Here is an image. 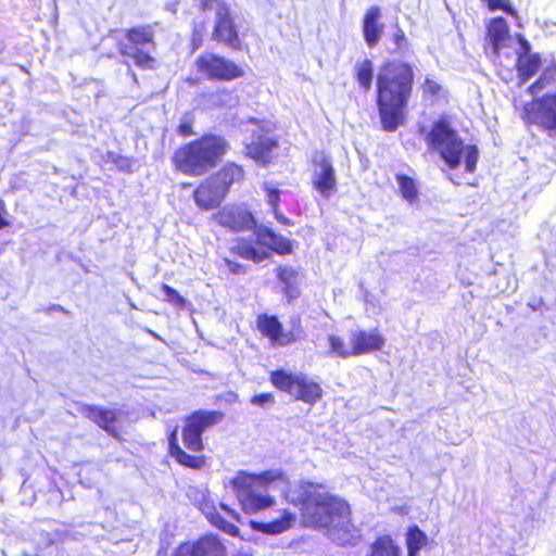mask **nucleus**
<instances>
[{"mask_svg": "<svg viewBox=\"0 0 556 556\" xmlns=\"http://www.w3.org/2000/svg\"><path fill=\"white\" fill-rule=\"evenodd\" d=\"M201 496V501L199 502V508L206 516V518L214 523L215 521H219L218 517L220 514L217 511L213 502L206 498V494L203 491L198 492Z\"/></svg>", "mask_w": 556, "mask_h": 556, "instance_id": "obj_33", "label": "nucleus"}, {"mask_svg": "<svg viewBox=\"0 0 556 556\" xmlns=\"http://www.w3.org/2000/svg\"><path fill=\"white\" fill-rule=\"evenodd\" d=\"M270 381L277 389L311 405L319 401L323 395L320 386L303 374H289L285 370H276L271 372Z\"/></svg>", "mask_w": 556, "mask_h": 556, "instance_id": "obj_6", "label": "nucleus"}, {"mask_svg": "<svg viewBox=\"0 0 556 556\" xmlns=\"http://www.w3.org/2000/svg\"><path fill=\"white\" fill-rule=\"evenodd\" d=\"M349 340L350 345L353 348L354 356L378 351L384 344V339L377 329L370 331L353 329L349 333Z\"/></svg>", "mask_w": 556, "mask_h": 556, "instance_id": "obj_14", "label": "nucleus"}, {"mask_svg": "<svg viewBox=\"0 0 556 556\" xmlns=\"http://www.w3.org/2000/svg\"><path fill=\"white\" fill-rule=\"evenodd\" d=\"M213 38L233 49H239L241 46L229 8L225 3H218Z\"/></svg>", "mask_w": 556, "mask_h": 556, "instance_id": "obj_11", "label": "nucleus"}, {"mask_svg": "<svg viewBox=\"0 0 556 556\" xmlns=\"http://www.w3.org/2000/svg\"><path fill=\"white\" fill-rule=\"evenodd\" d=\"M210 100L214 105L217 106H231L235 103V98L232 94L226 90H223L220 92L212 93L210 96Z\"/></svg>", "mask_w": 556, "mask_h": 556, "instance_id": "obj_36", "label": "nucleus"}, {"mask_svg": "<svg viewBox=\"0 0 556 556\" xmlns=\"http://www.w3.org/2000/svg\"><path fill=\"white\" fill-rule=\"evenodd\" d=\"M328 342L332 354L342 358L354 356L353 348L350 345V342L348 344L344 343L340 337L331 334L328 337Z\"/></svg>", "mask_w": 556, "mask_h": 556, "instance_id": "obj_32", "label": "nucleus"}, {"mask_svg": "<svg viewBox=\"0 0 556 556\" xmlns=\"http://www.w3.org/2000/svg\"><path fill=\"white\" fill-rule=\"evenodd\" d=\"M553 75H554V71L546 70L539 77V79L529 87V91L534 94V93L539 92L540 90H542L553 78Z\"/></svg>", "mask_w": 556, "mask_h": 556, "instance_id": "obj_38", "label": "nucleus"}, {"mask_svg": "<svg viewBox=\"0 0 556 556\" xmlns=\"http://www.w3.org/2000/svg\"><path fill=\"white\" fill-rule=\"evenodd\" d=\"M274 212V215H275V218L277 219L278 223L282 224V225H290L291 224V220L289 218H287L280 211L279 208H276L273 211Z\"/></svg>", "mask_w": 556, "mask_h": 556, "instance_id": "obj_45", "label": "nucleus"}, {"mask_svg": "<svg viewBox=\"0 0 556 556\" xmlns=\"http://www.w3.org/2000/svg\"><path fill=\"white\" fill-rule=\"evenodd\" d=\"M236 556H251L249 552H239Z\"/></svg>", "mask_w": 556, "mask_h": 556, "instance_id": "obj_50", "label": "nucleus"}, {"mask_svg": "<svg viewBox=\"0 0 556 556\" xmlns=\"http://www.w3.org/2000/svg\"><path fill=\"white\" fill-rule=\"evenodd\" d=\"M393 41L395 43L394 52L406 55L410 51L409 42L402 29L397 28V30L394 33Z\"/></svg>", "mask_w": 556, "mask_h": 556, "instance_id": "obj_35", "label": "nucleus"}, {"mask_svg": "<svg viewBox=\"0 0 556 556\" xmlns=\"http://www.w3.org/2000/svg\"><path fill=\"white\" fill-rule=\"evenodd\" d=\"M218 519L219 521L213 523L215 527L230 535H237L239 533V529L233 523L226 521L222 516H219Z\"/></svg>", "mask_w": 556, "mask_h": 556, "instance_id": "obj_41", "label": "nucleus"}, {"mask_svg": "<svg viewBox=\"0 0 556 556\" xmlns=\"http://www.w3.org/2000/svg\"><path fill=\"white\" fill-rule=\"evenodd\" d=\"M250 123L253 128L247 129V131L252 134V138L245 142V154L258 163L266 164L277 142L268 136V124H261L254 121Z\"/></svg>", "mask_w": 556, "mask_h": 556, "instance_id": "obj_9", "label": "nucleus"}, {"mask_svg": "<svg viewBox=\"0 0 556 556\" xmlns=\"http://www.w3.org/2000/svg\"><path fill=\"white\" fill-rule=\"evenodd\" d=\"M193 422V420H186V425L182 429V439L188 450L199 452L203 448L202 434L195 429Z\"/></svg>", "mask_w": 556, "mask_h": 556, "instance_id": "obj_29", "label": "nucleus"}, {"mask_svg": "<svg viewBox=\"0 0 556 556\" xmlns=\"http://www.w3.org/2000/svg\"><path fill=\"white\" fill-rule=\"evenodd\" d=\"M154 30L150 25L134 27L126 34L128 43L121 42L118 45L119 53L141 68H151L154 62L153 58L142 47L153 43Z\"/></svg>", "mask_w": 556, "mask_h": 556, "instance_id": "obj_7", "label": "nucleus"}, {"mask_svg": "<svg viewBox=\"0 0 556 556\" xmlns=\"http://www.w3.org/2000/svg\"><path fill=\"white\" fill-rule=\"evenodd\" d=\"M226 192L218 185V179L212 176L203 181L193 193L194 201L200 208L212 210L224 200Z\"/></svg>", "mask_w": 556, "mask_h": 556, "instance_id": "obj_15", "label": "nucleus"}, {"mask_svg": "<svg viewBox=\"0 0 556 556\" xmlns=\"http://www.w3.org/2000/svg\"><path fill=\"white\" fill-rule=\"evenodd\" d=\"M169 451L177 462L186 467L198 469L204 464L201 457L192 456L181 450V447L175 442V434L170 438Z\"/></svg>", "mask_w": 556, "mask_h": 556, "instance_id": "obj_27", "label": "nucleus"}, {"mask_svg": "<svg viewBox=\"0 0 556 556\" xmlns=\"http://www.w3.org/2000/svg\"><path fill=\"white\" fill-rule=\"evenodd\" d=\"M229 148L220 136L205 135L175 152L177 167L188 175H202L224 156Z\"/></svg>", "mask_w": 556, "mask_h": 556, "instance_id": "obj_5", "label": "nucleus"}, {"mask_svg": "<svg viewBox=\"0 0 556 556\" xmlns=\"http://www.w3.org/2000/svg\"><path fill=\"white\" fill-rule=\"evenodd\" d=\"M178 130H179V134L182 135V136H190V135H192V127L188 123H181L179 125Z\"/></svg>", "mask_w": 556, "mask_h": 556, "instance_id": "obj_46", "label": "nucleus"}, {"mask_svg": "<svg viewBox=\"0 0 556 556\" xmlns=\"http://www.w3.org/2000/svg\"><path fill=\"white\" fill-rule=\"evenodd\" d=\"M265 191L267 197V203L274 210L279 208L280 192L278 189L265 185Z\"/></svg>", "mask_w": 556, "mask_h": 556, "instance_id": "obj_40", "label": "nucleus"}, {"mask_svg": "<svg viewBox=\"0 0 556 556\" xmlns=\"http://www.w3.org/2000/svg\"><path fill=\"white\" fill-rule=\"evenodd\" d=\"M316 166L313 172V185L315 189L325 198H328L336 187V175L332 164L326 157H321L320 162L315 161Z\"/></svg>", "mask_w": 556, "mask_h": 556, "instance_id": "obj_17", "label": "nucleus"}, {"mask_svg": "<svg viewBox=\"0 0 556 556\" xmlns=\"http://www.w3.org/2000/svg\"><path fill=\"white\" fill-rule=\"evenodd\" d=\"M294 519L290 514H285L281 518L273 520L270 522H262L251 520L250 525L253 530L261 531L268 534H279L288 530Z\"/></svg>", "mask_w": 556, "mask_h": 556, "instance_id": "obj_25", "label": "nucleus"}, {"mask_svg": "<svg viewBox=\"0 0 556 556\" xmlns=\"http://www.w3.org/2000/svg\"><path fill=\"white\" fill-rule=\"evenodd\" d=\"M214 218L220 226L235 232L251 230L256 225L253 215L241 206H225Z\"/></svg>", "mask_w": 556, "mask_h": 556, "instance_id": "obj_10", "label": "nucleus"}, {"mask_svg": "<svg viewBox=\"0 0 556 556\" xmlns=\"http://www.w3.org/2000/svg\"><path fill=\"white\" fill-rule=\"evenodd\" d=\"M488 37L494 53H498L502 45L508 38V26L503 17H496L490 22Z\"/></svg>", "mask_w": 556, "mask_h": 556, "instance_id": "obj_23", "label": "nucleus"}, {"mask_svg": "<svg viewBox=\"0 0 556 556\" xmlns=\"http://www.w3.org/2000/svg\"><path fill=\"white\" fill-rule=\"evenodd\" d=\"M531 111L534 112L526 108L531 122L556 132V94H546L542 100L534 102Z\"/></svg>", "mask_w": 556, "mask_h": 556, "instance_id": "obj_13", "label": "nucleus"}, {"mask_svg": "<svg viewBox=\"0 0 556 556\" xmlns=\"http://www.w3.org/2000/svg\"><path fill=\"white\" fill-rule=\"evenodd\" d=\"M198 73L208 80L229 81L243 76V70L231 60L214 53H203L197 61Z\"/></svg>", "mask_w": 556, "mask_h": 556, "instance_id": "obj_8", "label": "nucleus"}, {"mask_svg": "<svg viewBox=\"0 0 556 556\" xmlns=\"http://www.w3.org/2000/svg\"><path fill=\"white\" fill-rule=\"evenodd\" d=\"M422 88H424V92L425 93H428V94H431V96L438 94V92L441 89L440 85L437 81H434L433 79H431V78H426Z\"/></svg>", "mask_w": 556, "mask_h": 556, "instance_id": "obj_43", "label": "nucleus"}, {"mask_svg": "<svg viewBox=\"0 0 556 556\" xmlns=\"http://www.w3.org/2000/svg\"><path fill=\"white\" fill-rule=\"evenodd\" d=\"M257 327L260 331L268 337L273 343L278 345H287L292 342L291 333L282 332V325L276 316L261 315L257 318Z\"/></svg>", "mask_w": 556, "mask_h": 556, "instance_id": "obj_19", "label": "nucleus"}, {"mask_svg": "<svg viewBox=\"0 0 556 556\" xmlns=\"http://www.w3.org/2000/svg\"><path fill=\"white\" fill-rule=\"evenodd\" d=\"M519 49L517 51V70L522 80L534 76L541 66V58L538 53H531L529 41L521 35L517 36Z\"/></svg>", "mask_w": 556, "mask_h": 556, "instance_id": "obj_16", "label": "nucleus"}, {"mask_svg": "<svg viewBox=\"0 0 556 556\" xmlns=\"http://www.w3.org/2000/svg\"><path fill=\"white\" fill-rule=\"evenodd\" d=\"M212 177L214 179H218V185L223 187V190L227 193L229 187L233 182L242 179L243 170L240 166L236 164H227L217 175H214Z\"/></svg>", "mask_w": 556, "mask_h": 556, "instance_id": "obj_26", "label": "nucleus"}, {"mask_svg": "<svg viewBox=\"0 0 556 556\" xmlns=\"http://www.w3.org/2000/svg\"><path fill=\"white\" fill-rule=\"evenodd\" d=\"M83 414L104 429L109 434L118 437L116 422H118L122 415L119 410L87 405L83 408Z\"/></svg>", "mask_w": 556, "mask_h": 556, "instance_id": "obj_18", "label": "nucleus"}, {"mask_svg": "<svg viewBox=\"0 0 556 556\" xmlns=\"http://www.w3.org/2000/svg\"><path fill=\"white\" fill-rule=\"evenodd\" d=\"M220 508H222L223 510H225V511H226L229 516H231L233 519H237V520L239 519L238 514H237L235 510L230 509L228 505L220 503Z\"/></svg>", "mask_w": 556, "mask_h": 556, "instance_id": "obj_48", "label": "nucleus"}, {"mask_svg": "<svg viewBox=\"0 0 556 556\" xmlns=\"http://www.w3.org/2000/svg\"><path fill=\"white\" fill-rule=\"evenodd\" d=\"M274 402H275L274 396L270 393L257 394V395H254L251 399V403L252 404L257 405V406H262V407H265L267 405H271V404H274Z\"/></svg>", "mask_w": 556, "mask_h": 556, "instance_id": "obj_42", "label": "nucleus"}, {"mask_svg": "<svg viewBox=\"0 0 556 556\" xmlns=\"http://www.w3.org/2000/svg\"><path fill=\"white\" fill-rule=\"evenodd\" d=\"M426 541V534L418 527L410 528L406 534L407 555L416 556Z\"/></svg>", "mask_w": 556, "mask_h": 556, "instance_id": "obj_31", "label": "nucleus"}, {"mask_svg": "<svg viewBox=\"0 0 556 556\" xmlns=\"http://www.w3.org/2000/svg\"><path fill=\"white\" fill-rule=\"evenodd\" d=\"M174 556H226V547L215 535H205L192 544H182Z\"/></svg>", "mask_w": 556, "mask_h": 556, "instance_id": "obj_12", "label": "nucleus"}, {"mask_svg": "<svg viewBox=\"0 0 556 556\" xmlns=\"http://www.w3.org/2000/svg\"><path fill=\"white\" fill-rule=\"evenodd\" d=\"M429 150L439 153L445 164L454 169L465 160V168L473 173L479 152L476 146L465 144L458 132L444 121L435 122L426 137Z\"/></svg>", "mask_w": 556, "mask_h": 556, "instance_id": "obj_4", "label": "nucleus"}, {"mask_svg": "<svg viewBox=\"0 0 556 556\" xmlns=\"http://www.w3.org/2000/svg\"><path fill=\"white\" fill-rule=\"evenodd\" d=\"M380 9L371 7L363 18V35L368 47L374 48L380 41L383 34V24L379 22Z\"/></svg>", "mask_w": 556, "mask_h": 556, "instance_id": "obj_20", "label": "nucleus"}, {"mask_svg": "<svg viewBox=\"0 0 556 556\" xmlns=\"http://www.w3.org/2000/svg\"><path fill=\"white\" fill-rule=\"evenodd\" d=\"M277 277L285 285L283 292L289 301L296 299L300 294L296 287L299 273L291 266H279Z\"/></svg>", "mask_w": 556, "mask_h": 556, "instance_id": "obj_22", "label": "nucleus"}, {"mask_svg": "<svg viewBox=\"0 0 556 556\" xmlns=\"http://www.w3.org/2000/svg\"><path fill=\"white\" fill-rule=\"evenodd\" d=\"M226 266L228 267V269L232 273V274H241V273H244V267L243 265L239 264V263H236V262H232L230 261L229 258H225L224 260Z\"/></svg>", "mask_w": 556, "mask_h": 556, "instance_id": "obj_44", "label": "nucleus"}, {"mask_svg": "<svg viewBox=\"0 0 556 556\" xmlns=\"http://www.w3.org/2000/svg\"><path fill=\"white\" fill-rule=\"evenodd\" d=\"M257 242L278 254H287L292 250V243L287 238L275 233L267 227H260L255 231Z\"/></svg>", "mask_w": 556, "mask_h": 556, "instance_id": "obj_21", "label": "nucleus"}, {"mask_svg": "<svg viewBox=\"0 0 556 556\" xmlns=\"http://www.w3.org/2000/svg\"><path fill=\"white\" fill-rule=\"evenodd\" d=\"M270 484L286 491L289 481L280 469L266 470L260 475L240 471L230 480V486L245 513H257L274 504V498L268 495Z\"/></svg>", "mask_w": 556, "mask_h": 556, "instance_id": "obj_3", "label": "nucleus"}, {"mask_svg": "<svg viewBox=\"0 0 556 556\" xmlns=\"http://www.w3.org/2000/svg\"><path fill=\"white\" fill-rule=\"evenodd\" d=\"M485 2L490 10H503L507 14L511 16H517V12L515 9L510 5L509 0H482Z\"/></svg>", "mask_w": 556, "mask_h": 556, "instance_id": "obj_37", "label": "nucleus"}, {"mask_svg": "<svg viewBox=\"0 0 556 556\" xmlns=\"http://www.w3.org/2000/svg\"><path fill=\"white\" fill-rule=\"evenodd\" d=\"M231 251L238 256L255 263H260L267 257V253L256 250L251 243L242 240L238 241L237 244L231 248Z\"/></svg>", "mask_w": 556, "mask_h": 556, "instance_id": "obj_30", "label": "nucleus"}, {"mask_svg": "<svg viewBox=\"0 0 556 556\" xmlns=\"http://www.w3.org/2000/svg\"><path fill=\"white\" fill-rule=\"evenodd\" d=\"M4 206L3 204L0 205V229L5 227L8 225L7 220L3 218L2 214L4 213Z\"/></svg>", "mask_w": 556, "mask_h": 556, "instance_id": "obj_49", "label": "nucleus"}, {"mask_svg": "<svg viewBox=\"0 0 556 556\" xmlns=\"http://www.w3.org/2000/svg\"><path fill=\"white\" fill-rule=\"evenodd\" d=\"M218 3H222V2L218 0H201V8L203 10H211L214 8V4H216V8H217Z\"/></svg>", "mask_w": 556, "mask_h": 556, "instance_id": "obj_47", "label": "nucleus"}, {"mask_svg": "<svg viewBox=\"0 0 556 556\" xmlns=\"http://www.w3.org/2000/svg\"><path fill=\"white\" fill-rule=\"evenodd\" d=\"M287 498L302 506L305 522L327 529L329 538L339 545H355L359 529L352 523L350 505L329 493L325 485L301 481L288 491Z\"/></svg>", "mask_w": 556, "mask_h": 556, "instance_id": "obj_1", "label": "nucleus"}, {"mask_svg": "<svg viewBox=\"0 0 556 556\" xmlns=\"http://www.w3.org/2000/svg\"><path fill=\"white\" fill-rule=\"evenodd\" d=\"M162 291L165 300L178 305H182L185 303L184 298L170 286L162 285Z\"/></svg>", "mask_w": 556, "mask_h": 556, "instance_id": "obj_39", "label": "nucleus"}, {"mask_svg": "<svg viewBox=\"0 0 556 556\" xmlns=\"http://www.w3.org/2000/svg\"><path fill=\"white\" fill-rule=\"evenodd\" d=\"M355 76L361 88L364 89L365 92L369 91L374 78V68L371 61L366 59L362 62L356 63Z\"/></svg>", "mask_w": 556, "mask_h": 556, "instance_id": "obj_28", "label": "nucleus"}, {"mask_svg": "<svg viewBox=\"0 0 556 556\" xmlns=\"http://www.w3.org/2000/svg\"><path fill=\"white\" fill-rule=\"evenodd\" d=\"M223 418L224 414L217 410H197L187 420H193L195 429L202 434L206 429L219 424Z\"/></svg>", "mask_w": 556, "mask_h": 556, "instance_id": "obj_24", "label": "nucleus"}, {"mask_svg": "<svg viewBox=\"0 0 556 556\" xmlns=\"http://www.w3.org/2000/svg\"><path fill=\"white\" fill-rule=\"evenodd\" d=\"M397 182L403 198H405L408 201H413L414 199H416L417 189L412 178L404 175H400L397 176Z\"/></svg>", "mask_w": 556, "mask_h": 556, "instance_id": "obj_34", "label": "nucleus"}, {"mask_svg": "<svg viewBox=\"0 0 556 556\" xmlns=\"http://www.w3.org/2000/svg\"><path fill=\"white\" fill-rule=\"evenodd\" d=\"M414 72L405 62L384 64L377 75V105L384 130L394 131L404 121L403 111L413 89Z\"/></svg>", "mask_w": 556, "mask_h": 556, "instance_id": "obj_2", "label": "nucleus"}]
</instances>
